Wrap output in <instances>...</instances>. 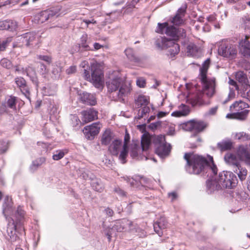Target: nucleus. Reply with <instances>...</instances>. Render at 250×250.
<instances>
[{"label":"nucleus","instance_id":"obj_1","mask_svg":"<svg viewBox=\"0 0 250 250\" xmlns=\"http://www.w3.org/2000/svg\"><path fill=\"white\" fill-rule=\"evenodd\" d=\"M210 62V59H207L200 69L201 80L203 84L202 90L191 93L187 97V101L192 106L209 104L210 103L209 99L213 96L215 93V78L209 79L207 77V73Z\"/></svg>","mask_w":250,"mask_h":250},{"label":"nucleus","instance_id":"obj_2","mask_svg":"<svg viewBox=\"0 0 250 250\" xmlns=\"http://www.w3.org/2000/svg\"><path fill=\"white\" fill-rule=\"evenodd\" d=\"M156 31L162 34L165 33L172 38V40L165 38H162L160 41L157 40L156 42L157 47L162 49H167L168 55L171 58L178 54L180 51V46L174 41L186 37L185 29L182 28H177L172 25H169L167 22H164L158 23V27Z\"/></svg>","mask_w":250,"mask_h":250},{"label":"nucleus","instance_id":"obj_3","mask_svg":"<svg viewBox=\"0 0 250 250\" xmlns=\"http://www.w3.org/2000/svg\"><path fill=\"white\" fill-rule=\"evenodd\" d=\"M184 158L187 162L185 168L189 173L204 175L205 173L211 172L214 175L217 174V168L212 156L208 155L207 159L201 155L186 153Z\"/></svg>","mask_w":250,"mask_h":250},{"label":"nucleus","instance_id":"obj_4","mask_svg":"<svg viewBox=\"0 0 250 250\" xmlns=\"http://www.w3.org/2000/svg\"><path fill=\"white\" fill-rule=\"evenodd\" d=\"M106 85L108 92L114 100L123 98L131 91L130 84L125 83L119 76L115 74L109 76L106 81Z\"/></svg>","mask_w":250,"mask_h":250},{"label":"nucleus","instance_id":"obj_5","mask_svg":"<svg viewBox=\"0 0 250 250\" xmlns=\"http://www.w3.org/2000/svg\"><path fill=\"white\" fill-rule=\"evenodd\" d=\"M151 144V140L148 136L143 134L141 138V148L138 144L134 143L131 145L130 148V156L133 159H143L145 157V160L148 159L147 152L149 150Z\"/></svg>","mask_w":250,"mask_h":250},{"label":"nucleus","instance_id":"obj_6","mask_svg":"<svg viewBox=\"0 0 250 250\" xmlns=\"http://www.w3.org/2000/svg\"><path fill=\"white\" fill-rule=\"evenodd\" d=\"M133 223L127 220L123 219L119 220L115 222L111 228H108L104 230V234L107 236L108 241H110L111 237L116 232H122L124 231L127 227L129 228L130 231L132 232H137L139 228H133Z\"/></svg>","mask_w":250,"mask_h":250},{"label":"nucleus","instance_id":"obj_7","mask_svg":"<svg viewBox=\"0 0 250 250\" xmlns=\"http://www.w3.org/2000/svg\"><path fill=\"white\" fill-rule=\"evenodd\" d=\"M152 141L155 145V152L158 156L163 158L169 154L171 146L166 142L165 136H155L152 137Z\"/></svg>","mask_w":250,"mask_h":250},{"label":"nucleus","instance_id":"obj_8","mask_svg":"<svg viewBox=\"0 0 250 250\" xmlns=\"http://www.w3.org/2000/svg\"><path fill=\"white\" fill-rule=\"evenodd\" d=\"M218 179V182H220L222 188H231L237 185L236 176L230 171H223L219 173Z\"/></svg>","mask_w":250,"mask_h":250},{"label":"nucleus","instance_id":"obj_9","mask_svg":"<svg viewBox=\"0 0 250 250\" xmlns=\"http://www.w3.org/2000/svg\"><path fill=\"white\" fill-rule=\"evenodd\" d=\"M91 79L95 87L100 88L104 82V73L100 66L97 63L91 64Z\"/></svg>","mask_w":250,"mask_h":250},{"label":"nucleus","instance_id":"obj_10","mask_svg":"<svg viewBox=\"0 0 250 250\" xmlns=\"http://www.w3.org/2000/svg\"><path fill=\"white\" fill-rule=\"evenodd\" d=\"M36 40V34L34 32H28L17 38V42L14 47H22L33 45Z\"/></svg>","mask_w":250,"mask_h":250},{"label":"nucleus","instance_id":"obj_11","mask_svg":"<svg viewBox=\"0 0 250 250\" xmlns=\"http://www.w3.org/2000/svg\"><path fill=\"white\" fill-rule=\"evenodd\" d=\"M239 159L247 165L250 164V145H240L236 150Z\"/></svg>","mask_w":250,"mask_h":250},{"label":"nucleus","instance_id":"obj_12","mask_svg":"<svg viewBox=\"0 0 250 250\" xmlns=\"http://www.w3.org/2000/svg\"><path fill=\"white\" fill-rule=\"evenodd\" d=\"M218 53L224 57H234L237 54V50L234 45L228 43L222 44L219 49Z\"/></svg>","mask_w":250,"mask_h":250},{"label":"nucleus","instance_id":"obj_13","mask_svg":"<svg viewBox=\"0 0 250 250\" xmlns=\"http://www.w3.org/2000/svg\"><path fill=\"white\" fill-rule=\"evenodd\" d=\"M60 8L59 6L54 7L51 9L45 10L40 13L39 17L41 22H44L49 19L56 18L60 15Z\"/></svg>","mask_w":250,"mask_h":250},{"label":"nucleus","instance_id":"obj_14","mask_svg":"<svg viewBox=\"0 0 250 250\" xmlns=\"http://www.w3.org/2000/svg\"><path fill=\"white\" fill-rule=\"evenodd\" d=\"M100 127L99 123H95L84 127L83 131L85 137L90 140H92L99 133Z\"/></svg>","mask_w":250,"mask_h":250},{"label":"nucleus","instance_id":"obj_15","mask_svg":"<svg viewBox=\"0 0 250 250\" xmlns=\"http://www.w3.org/2000/svg\"><path fill=\"white\" fill-rule=\"evenodd\" d=\"M80 101L83 104L95 105L97 103L96 98L93 94L86 92L79 93Z\"/></svg>","mask_w":250,"mask_h":250},{"label":"nucleus","instance_id":"obj_16","mask_svg":"<svg viewBox=\"0 0 250 250\" xmlns=\"http://www.w3.org/2000/svg\"><path fill=\"white\" fill-rule=\"evenodd\" d=\"M82 121L84 123L92 122L98 118V111L94 108H89L82 111Z\"/></svg>","mask_w":250,"mask_h":250},{"label":"nucleus","instance_id":"obj_17","mask_svg":"<svg viewBox=\"0 0 250 250\" xmlns=\"http://www.w3.org/2000/svg\"><path fill=\"white\" fill-rule=\"evenodd\" d=\"M249 38V36H246L239 42L240 52L246 57H250V42L248 40Z\"/></svg>","mask_w":250,"mask_h":250},{"label":"nucleus","instance_id":"obj_18","mask_svg":"<svg viewBox=\"0 0 250 250\" xmlns=\"http://www.w3.org/2000/svg\"><path fill=\"white\" fill-rule=\"evenodd\" d=\"M186 8L187 6H186L184 7H181L178 10L175 16L172 18L171 20V22L173 24L180 26L184 23L185 21L183 20V18L185 15Z\"/></svg>","mask_w":250,"mask_h":250},{"label":"nucleus","instance_id":"obj_19","mask_svg":"<svg viewBox=\"0 0 250 250\" xmlns=\"http://www.w3.org/2000/svg\"><path fill=\"white\" fill-rule=\"evenodd\" d=\"M167 226V222L166 218L164 217H160L153 225L154 231L159 236L163 235L162 230L165 229Z\"/></svg>","mask_w":250,"mask_h":250},{"label":"nucleus","instance_id":"obj_20","mask_svg":"<svg viewBox=\"0 0 250 250\" xmlns=\"http://www.w3.org/2000/svg\"><path fill=\"white\" fill-rule=\"evenodd\" d=\"M130 137L128 133H126L124 138V144L123 146V149L121 151L119 158L123 164L126 162V158L128 154V143L129 141Z\"/></svg>","mask_w":250,"mask_h":250},{"label":"nucleus","instance_id":"obj_21","mask_svg":"<svg viewBox=\"0 0 250 250\" xmlns=\"http://www.w3.org/2000/svg\"><path fill=\"white\" fill-rule=\"evenodd\" d=\"M122 147V141L119 139H114L108 147L110 153L114 156H117Z\"/></svg>","mask_w":250,"mask_h":250},{"label":"nucleus","instance_id":"obj_22","mask_svg":"<svg viewBox=\"0 0 250 250\" xmlns=\"http://www.w3.org/2000/svg\"><path fill=\"white\" fill-rule=\"evenodd\" d=\"M17 23L13 20H5L0 21V30H7L10 31L15 30Z\"/></svg>","mask_w":250,"mask_h":250},{"label":"nucleus","instance_id":"obj_23","mask_svg":"<svg viewBox=\"0 0 250 250\" xmlns=\"http://www.w3.org/2000/svg\"><path fill=\"white\" fill-rule=\"evenodd\" d=\"M236 90L239 94L243 98H250V85L248 83L241 84L236 86Z\"/></svg>","mask_w":250,"mask_h":250},{"label":"nucleus","instance_id":"obj_24","mask_svg":"<svg viewBox=\"0 0 250 250\" xmlns=\"http://www.w3.org/2000/svg\"><path fill=\"white\" fill-rule=\"evenodd\" d=\"M224 160L227 164L233 166L235 168L240 165L236 156L234 154L227 153L224 156Z\"/></svg>","mask_w":250,"mask_h":250},{"label":"nucleus","instance_id":"obj_25","mask_svg":"<svg viewBox=\"0 0 250 250\" xmlns=\"http://www.w3.org/2000/svg\"><path fill=\"white\" fill-rule=\"evenodd\" d=\"M15 83L20 88L21 92L25 96H27L29 94V91L25 80L22 77H17L15 78Z\"/></svg>","mask_w":250,"mask_h":250},{"label":"nucleus","instance_id":"obj_26","mask_svg":"<svg viewBox=\"0 0 250 250\" xmlns=\"http://www.w3.org/2000/svg\"><path fill=\"white\" fill-rule=\"evenodd\" d=\"M220 182H218V179H208L207 181V187L208 189L211 193L215 190H219L222 188Z\"/></svg>","mask_w":250,"mask_h":250},{"label":"nucleus","instance_id":"obj_27","mask_svg":"<svg viewBox=\"0 0 250 250\" xmlns=\"http://www.w3.org/2000/svg\"><path fill=\"white\" fill-rule=\"evenodd\" d=\"M17 227V225H12L11 226L9 225V227L7 228V235L9 237V240L12 242L16 241L19 239V236L16 233Z\"/></svg>","mask_w":250,"mask_h":250},{"label":"nucleus","instance_id":"obj_28","mask_svg":"<svg viewBox=\"0 0 250 250\" xmlns=\"http://www.w3.org/2000/svg\"><path fill=\"white\" fill-rule=\"evenodd\" d=\"M114 140L113 134L110 130H106L103 134L101 139V143L103 145L107 146Z\"/></svg>","mask_w":250,"mask_h":250},{"label":"nucleus","instance_id":"obj_29","mask_svg":"<svg viewBox=\"0 0 250 250\" xmlns=\"http://www.w3.org/2000/svg\"><path fill=\"white\" fill-rule=\"evenodd\" d=\"M248 104L246 103L240 101L239 102H236L230 106V110L234 112H237L241 111L245 108L248 107Z\"/></svg>","mask_w":250,"mask_h":250},{"label":"nucleus","instance_id":"obj_30","mask_svg":"<svg viewBox=\"0 0 250 250\" xmlns=\"http://www.w3.org/2000/svg\"><path fill=\"white\" fill-rule=\"evenodd\" d=\"M92 188L99 192H101L104 190V186L101 180L99 179L95 178L92 179L91 183Z\"/></svg>","mask_w":250,"mask_h":250},{"label":"nucleus","instance_id":"obj_31","mask_svg":"<svg viewBox=\"0 0 250 250\" xmlns=\"http://www.w3.org/2000/svg\"><path fill=\"white\" fill-rule=\"evenodd\" d=\"M187 53L188 56L196 57L198 51V47L193 43H189L187 47Z\"/></svg>","mask_w":250,"mask_h":250},{"label":"nucleus","instance_id":"obj_32","mask_svg":"<svg viewBox=\"0 0 250 250\" xmlns=\"http://www.w3.org/2000/svg\"><path fill=\"white\" fill-rule=\"evenodd\" d=\"M232 146L230 140H223L217 144L218 148L222 151L230 149Z\"/></svg>","mask_w":250,"mask_h":250},{"label":"nucleus","instance_id":"obj_33","mask_svg":"<svg viewBox=\"0 0 250 250\" xmlns=\"http://www.w3.org/2000/svg\"><path fill=\"white\" fill-rule=\"evenodd\" d=\"M87 40V35L86 34H83L81 38V42L79 44L80 51H87L91 50L90 47L86 44ZM92 50V49H91Z\"/></svg>","mask_w":250,"mask_h":250},{"label":"nucleus","instance_id":"obj_34","mask_svg":"<svg viewBox=\"0 0 250 250\" xmlns=\"http://www.w3.org/2000/svg\"><path fill=\"white\" fill-rule=\"evenodd\" d=\"M12 206V198L9 196H6L4 200L3 204V211L4 213H8L11 210Z\"/></svg>","mask_w":250,"mask_h":250},{"label":"nucleus","instance_id":"obj_35","mask_svg":"<svg viewBox=\"0 0 250 250\" xmlns=\"http://www.w3.org/2000/svg\"><path fill=\"white\" fill-rule=\"evenodd\" d=\"M234 171L237 174L241 181H242L246 179L247 175V170L245 168L242 167L240 165L235 168Z\"/></svg>","mask_w":250,"mask_h":250},{"label":"nucleus","instance_id":"obj_36","mask_svg":"<svg viewBox=\"0 0 250 250\" xmlns=\"http://www.w3.org/2000/svg\"><path fill=\"white\" fill-rule=\"evenodd\" d=\"M236 80L241 84L248 83L246 75L243 71H238L235 75Z\"/></svg>","mask_w":250,"mask_h":250},{"label":"nucleus","instance_id":"obj_37","mask_svg":"<svg viewBox=\"0 0 250 250\" xmlns=\"http://www.w3.org/2000/svg\"><path fill=\"white\" fill-rule=\"evenodd\" d=\"M127 57L131 61L135 62L139 61V59L136 56L134 51L132 48H127L125 51Z\"/></svg>","mask_w":250,"mask_h":250},{"label":"nucleus","instance_id":"obj_38","mask_svg":"<svg viewBox=\"0 0 250 250\" xmlns=\"http://www.w3.org/2000/svg\"><path fill=\"white\" fill-rule=\"evenodd\" d=\"M135 103L140 107L142 106H146L148 103L147 98L144 95H139L137 99L135 100Z\"/></svg>","mask_w":250,"mask_h":250},{"label":"nucleus","instance_id":"obj_39","mask_svg":"<svg viewBox=\"0 0 250 250\" xmlns=\"http://www.w3.org/2000/svg\"><path fill=\"white\" fill-rule=\"evenodd\" d=\"M192 127L197 131L200 132L205 129L206 125L202 121L195 122L192 124Z\"/></svg>","mask_w":250,"mask_h":250},{"label":"nucleus","instance_id":"obj_40","mask_svg":"<svg viewBox=\"0 0 250 250\" xmlns=\"http://www.w3.org/2000/svg\"><path fill=\"white\" fill-rule=\"evenodd\" d=\"M45 162V159L44 157L39 158L32 162L30 168L32 170H36L38 167L41 166Z\"/></svg>","mask_w":250,"mask_h":250},{"label":"nucleus","instance_id":"obj_41","mask_svg":"<svg viewBox=\"0 0 250 250\" xmlns=\"http://www.w3.org/2000/svg\"><path fill=\"white\" fill-rule=\"evenodd\" d=\"M248 112V110L244 109L241 111L234 112V114L235 115L236 118L241 120H243L247 117Z\"/></svg>","mask_w":250,"mask_h":250},{"label":"nucleus","instance_id":"obj_42","mask_svg":"<svg viewBox=\"0 0 250 250\" xmlns=\"http://www.w3.org/2000/svg\"><path fill=\"white\" fill-rule=\"evenodd\" d=\"M16 97L13 96L10 97L6 103L7 106L11 109H16Z\"/></svg>","mask_w":250,"mask_h":250},{"label":"nucleus","instance_id":"obj_43","mask_svg":"<svg viewBox=\"0 0 250 250\" xmlns=\"http://www.w3.org/2000/svg\"><path fill=\"white\" fill-rule=\"evenodd\" d=\"M185 107L186 109H184L183 111H177L173 112L171 114V115L175 117H180L182 116L187 115L189 113V110L188 109L187 107L185 106Z\"/></svg>","mask_w":250,"mask_h":250},{"label":"nucleus","instance_id":"obj_44","mask_svg":"<svg viewBox=\"0 0 250 250\" xmlns=\"http://www.w3.org/2000/svg\"><path fill=\"white\" fill-rule=\"evenodd\" d=\"M12 41L11 37L8 38L5 40L1 41L0 40V51H3L9 44Z\"/></svg>","mask_w":250,"mask_h":250},{"label":"nucleus","instance_id":"obj_45","mask_svg":"<svg viewBox=\"0 0 250 250\" xmlns=\"http://www.w3.org/2000/svg\"><path fill=\"white\" fill-rule=\"evenodd\" d=\"M0 65L4 68L10 69L12 67V64L11 61L6 58H3L0 62Z\"/></svg>","mask_w":250,"mask_h":250},{"label":"nucleus","instance_id":"obj_46","mask_svg":"<svg viewBox=\"0 0 250 250\" xmlns=\"http://www.w3.org/2000/svg\"><path fill=\"white\" fill-rule=\"evenodd\" d=\"M236 137L238 140L242 141H245L250 140V135L246 134L245 132H240L236 134Z\"/></svg>","mask_w":250,"mask_h":250},{"label":"nucleus","instance_id":"obj_47","mask_svg":"<svg viewBox=\"0 0 250 250\" xmlns=\"http://www.w3.org/2000/svg\"><path fill=\"white\" fill-rule=\"evenodd\" d=\"M65 153H67V152H64L63 150L56 151V153L53 155L52 158L54 160H59L64 156Z\"/></svg>","mask_w":250,"mask_h":250},{"label":"nucleus","instance_id":"obj_48","mask_svg":"<svg viewBox=\"0 0 250 250\" xmlns=\"http://www.w3.org/2000/svg\"><path fill=\"white\" fill-rule=\"evenodd\" d=\"M16 215L19 221H21L24 215V211L21 207H19L17 208Z\"/></svg>","mask_w":250,"mask_h":250},{"label":"nucleus","instance_id":"obj_49","mask_svg":"<svg viewBox=\"0 0 250 250\" xmlns=\"http://www.w3.org/2000/svg\"><path fill=\"white\" fill-rule=\"evenodd\" d=\"M114 191L122 197H125L126 195V192L119 187L115 188Z\"/></svg>","mask_w":250,"mask_h":250},{"label":"nucleus","instance_id":"obj_50","mask_svg":"<svg viewBox=\"0 0 250 250\" xmlns=\"http://www.w3.org/2000/svg\"><path fill=\"white\" fill-rule=\"evenodd\" d=\"M13 225H17L18 227L16 228V231H17L19 233L22 234V232L24 231V229L23 227V224L21 222V221H19V222H16L15 224L13 223Z\"/></svg>","mask_w":250,"mask_h":250},{"label":"nucleus","instance_id":"obj_51","mask_svg":"<svg viewBox=\"0 0 250 250\" xmlns=\"http://www.w3.org/2000/svg\"><path fill=\"white\" fill-rule=\"evenodd\" d=\"M1 146L0 147V152L1 153H4L8 150L9 145L8 143L4 141L1 142Z\"/></svg>","mask_w":250,"mask_h":250},{"label":"nucleus","instance_id":"obj_52","mask_svg":"<svg viewBox=\"0 0 250 250\" xmlns=\"http://www.w3.org/2000/svg\"><path fill=\"white\" fill-rule=\"evenodd\" d=\"M235 91L233 89H229V92L228 94V98L226 100L223 102V104H226L227 102L229 101L230 99L233 98L235 96Z\"/></svg>","mask_w":250,"mask_h":250},{"label":"nucleus","instance_id":"obj_53","mask_svg":"<svg viewBox=\"0 0 250 250\" xmlns=\"http://www.w3.org/2000/svg\"><path fill=\"white\" fill-rule=\"evenodd\" d=\"M38 59L44 61L48 63H51L52 61L50 57L46 55H39L38 56Z\"/></svg>","mask_w":250,"mask_h":250},{"label":"nucleus","instance_id":"obj_54","mask_svg":"<svg viewBox=\"0 0 250 250\" xmlns=\"http://www.w3.org/2000/svg\"><path fill=\"white\" fill-rule=\"evenodd\" d=\"M175 133V125H168L167 134L169 135H173Z\"/></svg>","mask_w":250,"mask_h":250},{"label":"nucleus","instance_id":"obj_55","mask_svg":"<svg viewBox=\"0 0 250 250\" xmlns=\"http://www.w3.org/2000/svg\"><path fill=\"white\" fill-rule=\"evenodd\" d=\"M136 83L140 87H144L146 84V81L143 78H141L137 80Z\"/></svg>","mask_w":250,"mask_h":250},{"label":"nucleus","instance_id":"obj_56","mask_svg":"<svg viewBox=\"0 0 250 250\" xmlns=\"http://www.w3.org/2000/svg\"><path fill=\"white\" fill-rule=\"evenodd\" d=\"M83 71V77L86 80L90 81L91 80V75H90L89 71L87 69H84Z\"/></svg>","mask_w":250,"mask_h":250},{"label":"nucleus","instance_id":"obj_57","mask_svg":"<svg viewBox=\"0 0 250 250\" xmlns=\"http://www.w3.org/2000/svg\"><path fill=\"white\" fill-rule=\"evenodd\" d=\"M76 71V67L75 66H71L66 69V72L67 74L74 73Z\"/></svg>","mask_w":250,"mask_h":250},{"label":"nucleus","instance_id":"obj_58","mask_svg":"<svg viewBox=\"0 0 250 250\" xmlns=\"http://www.w3.org/2000/svg\"><path fill=\"white\" fill-rule=\"evenodd\" d=\"M218 106H215L214 107H213L211 108L208 110V115H215L216 114L217 110H218Z\"/></svg>","mask_w":250,"mask_h":250},{"label":"nucleus","instance_id":"obj_59","mask_svg":"<svg viewBox=\"0 0 250 250\" xmlns=\"http://www.w3.org/2000/svg\"><path fill=\"white\" fill-rule=\"evenodd\" d=\"M61 71V69L59 67L56 66V67L53 68L52 70V73L56 76H59Z\"/></svg>","mask_w":250,"mask_h":250},{"label":"nucleus","instance_id":"obj_60","mask_svg":"<svg viewBox=\"0 0 250 250\" xmlns=\"http://www.w3.org/2000/svg\"><path fill=\"white\" fill-rule=\"evenodd\" d=\"M41 72L43 74L47 72L46 66L43 63L40 62Z\"/></svg>","mask_w":250,"mask_h":250},{"label":"nucleus","instance_id":"obj_61","mask_svg":"<svg viewBox=\"0 0 250 250\" xmlns=\"http://www.w3.org/2000/svg\"><path fill=\"white\" fill-rule=\"evenodd\" d=\"M142 114L146 115L150 111V108L148 106H145L142 109L140 110Z\"/></svg>","mask_w":250,"mask_h":250},{"label":"nucleus","instance_id":"obj_62","mask_svg":"<svg viewBox=\"0 0 250 250\" xmlns=\"http://www.w3.org/2000/svg\"><path fill=\"white\" fill-rule=\"evenodd\" d=\"M106 214L109 217L112 216L114 214L113 210L109 208H106L104 210Z\"/></svg>","mask_w":250,"mask_h":250},{"label":"nucleus","instance_id":"obj_63","mask_svg":"<svg viewBox=\"0 0 250 250\" xmlns=\"http://www.w3.org/2000/svg\"><path fill=\"white\" fill-rule=\"evenodd\" d=\"M83 21L86 24V26L87 27L90 23L96 24L97 23L96 21H95L94 19H92L91 20H83Z\"/></svg>","mask_w":250,"mask_h":250},{"label":"nucleus","instance_id":"obj_64","mask_svg":"<svg viewBox=\"0 0 250 250\" xmlns=\"http://www.w3.org/2000/svg\"><path fill=\"white\" fill-rule=\"evenodd\" d=\"M160 125V122H155V123H151L150 125V127L152 129H156Z\"/></svg>","mask_w":250,"mask_h":250}]
</instances>
